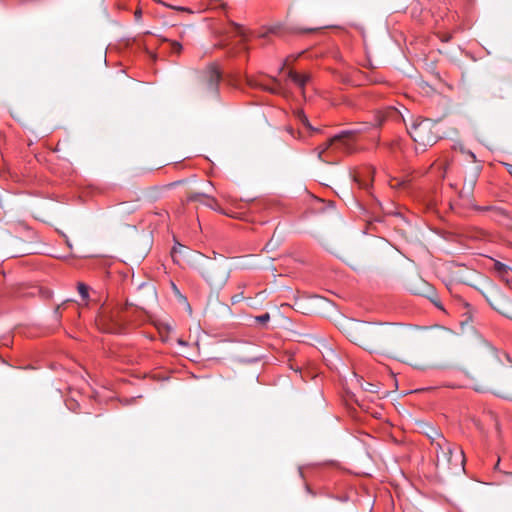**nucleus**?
Masks as SVG:
<instances>
[{"instance_id": "4468645a", "label": "nucleus", "mask_w": 512, "mask_h": 512, "mask_svg": "<svg viewBox=\"0 0 512 512\" xmlns=\"http://www.w3.org/2000/svg\"><path fill=\"white\" fill-rule=\"evenodd\" d=\"M329 149L332 150V142H331V139H329L326 143H324L323 145L319 146L317 148L318 150V158L323 160V154L325 152H327Z\"/></svg>"}, {"instance_id": "c85d7f7f", "label": "nucleus", "mask_w": 512, "mask_h": 512, "mask_svg": "<svg viewBox=\"0 0 512 512\" xmlns=\"http://www.w3.org/2000/svg\"><path fill=\"white\" fill-rule=\"evenodd\" d=\"M474 389H475L476 391H478V392H484V391H485V389H484L483 387H480V386H475V388H474Z\"/></svg>"}, {"instance_id": "4be33fe9", "label": "nucleus", "mask_w": 512, "mask_h": 512, "mask_svg": "<svg viewBox=\"0 0 512 512\" xmlns=\"http://www.w3.org/2000/svg\"><path fill=\"white\" fill-rule=\"evenodd\" d=\"M233 26L235 28L237 35L244 38L245 37L244 29L240 25L235 24V23L233 24Z\"/></svg>"}, {"instance_id": "9b49d317", "label": "nucleus", "mask_w": 512, "mask_h": 512, "mask_svg": "<svg viewBox=\"0 0 512 512\" xmlns=\"http://www.w3.org/2000/svg\"><path fill=\"white\" fill-rule=\"evenodd\" d=\"M273 83H274L273 86H269V85L263 83L262 81H259L256 79L249 80V85L252 87L259 88V89L268 91L273 94L280 93V85H279L278 81L276 79H273Z\"/></svg>"}, {"instance_id": "aec40b11", "label": "nucleus", "mask_w": 512, "mask_h": 512, "mask_svg": "<svg viewBox=\"0 0 512 512\" xmlns=\"http://www.w3.org/2000/svg\"><path fill=\"white\" fill-rule=\"evenodd\" d=\"M297 118L299 119V121L305 125L306 127H308L309 129H313L309 123V120L307 118V116L305 115V113L303 111H298L297 112Z\"/></svg>"}, {"instance_id": "a211bd4d", "label": "nucleus", "mask_w": 512, "mask_h": 512, "mask_svg": "<svg viewBox=\"0 0 512 512\" xmlns=\"http://www.w3.org/2000/svg\"><path fill=\"white\" fill-rule=\"evenodd\" d=\"M203 204L214 209V210H218L217 201L213 197L206 195L205 200L203 201Z\"/></svg>"}, {"instance_id": "20e7f679", "label": "nucleus", "mask_w": 512, "mask_h": 512, "mask_svg": "<svg viewBox=\"0 0 512 512\" xmlns=\"http://www.w3.org/2000/svg\"><path fill=\"white\" fill-rule=\"evenodd\" d=\"M448 450L436 449V466L439 470L460 472L464 470L465 455L463 450L456 444L448 441Z\"/></svg>"}, {"instance_id": "cd10ccee", "label": "nucleus", "mask_w": 512, "mask_h": 512, "mask_svg": "<svg viewBox=\"0 0 512 512\" xmlns=\"http://www.w3.org/2000/svg\"><path fill=\"white\" fill-rule=\"evenodd\" d=\"M506 283L512 291V279H506Z\"/></svg>"}, {"instance_id": "9d476101", "label": "nucleus", "mask_w": 512, "mask_h": 512, "mask_svg": "<svg viewBox=\"0 0 512 512\" xmlns=\"http://www.w3.org/2000/svg\"><path fill=\"white\" fill-rule=\"evenodd\" d=\"M427 436L431 440L432 446L435 448H444V450H448L447 442L448 440L444 437V435L434 428H430V432L427 433Z\"/></svg>"}, {"instance_id": "ddd939ff", "label": "nucleus", "mask_w": 512, "mask_h": 512, "mask_svg": "<svg viewBox=\"0 0 512 512\" xmlns=\"http://www.w3.org/2000/svg\"><path fill=\"white\" fill-rule=\"evenodd\" d=\"M494 269L499 274V276L506 282V279H510L507 274L511 270L506 264L496 261L494 263Z\"/></svg>"}, {"instance_id": "f8f14e48", "label": "nucleus", "mask_w": 512, "mask_h": 512, "mask_svg": "<svg viewBox=\"0 0 512 512\" xmlns=\"http://www.w3.org/2000/svg\"><path fill=\"white\" fill-rule=\"evenodd\" d=\"M288 77L301 89H303L306 83L310 80V76L308 74H299L293 70L288 72Z\"/></svg>"}, {"instance_id": "1a4fd4ad", "label": "nucleus", "mask_w": 512, "mask_h": 512, "mask_svg": "<svg viewBox=\"0 0 512 512\" xmlns=\"http://www.w3.org/2000/svg\"><path fill=\"white\" fill-rule=\"evenodd\" d=\"M221 78L222 74L216 65L208 66L202 78L203 89L208 94L216 95Z\"/></svg>"}, {"instance_id": "6e6552de", "label": "nucleus", "mask_w": 512, "mask_h": 512, "mask_svg": "<svg viewBox=\"0 0 512 512\" xmlns=\"http://www.w3.org/2000/svg\"><path fill=\"white\" fill-rule=\"evenodd\" d=\"M96 321L103 332L117 334L123 331L124 320L119 311L103 309Z\"/></svg>"}, {"instance_id": "dca6fc26", "label": "nucleus", "mask_w": 512, "mask_h": 512, "mask_svg": "<svg viewBox=\"0 0 512 512\" xmlns=\"http://www.w3.org/2000/svg\"><path fill=\"white\" fill-rule=\"evenodd\" d=\"M170 44V51L175 54H180L183 50V46L178 41H169Z\"/></svg>"}, {"instance_id": "a878e982", "label": "nucleus", "mask_w": 512, "mask_h": 512, "mask_svg": "<svg viewBox=\"0 0 512 512\" xmlns=\"http://www.w3.org/2000/svg\"><path fill=\"white\" fill-rule=\"evenodd\" d=\"M54 315L57 319L60 318V312H59V307H56L55 310H54Z\"/></svg>"}, {"instance_id": "f3484780", "label": "nucleus", "mask_w": 512, "mask_h": 512, "mask_svg": "<svg viewBox=\"0 0 512 512\" xmlns=\"http://www.w3.org/2000/svg\"><path fill=\"white\" fill-rule=\"evenodd\" d=\"M317 28H302V27H292L290 31L295 34H303V33H312L317 31Z\"/></svg>"}, {"instance_id": "6ab92c4d", "label": "nucleus", "mask_w": 512, "mask_h": 512, "mask_svg": "<svg viewBox=\"0 0 512 512\" xmlns=\"http://www.w3.org/2000/svg\"><path fill=\"white\" fill-rule=\"evenodd\" d=\"M205 197H206V194H204V193H192L188 196V201H190V202L199 201V202L203 203V201L205 200Z\"/></svg>"}, {"instance_id": "7ed1b4c3", "label": "nucleus", "mask_w": 512, "mask_h": 512, "mask_svg": "<svg viewBox=\"0 0 512 512\" xmlns=\"http://www.w3.org/2000/svg\"><path fill=\"white\" fill-rule=\"evenodd\" d=\"M403 118L402 115L395 107H386L383 110L377 111L375 114L374 122L364 123L363 126L355 130H344L334 137L330 138L332 142V151L339 152L342 154H351L354 152V144L351 142V137L357 133L367 131L370 127L379 128L385 120Z\"/></svg>"}, {"instance_id": "412c9836", "label": "nucleus", "mask_w": 512, "mask_h": 512, "mask_svg": "<svg viewBox=\"0 0 512 512\" xmlns=\"http://www.w3.org/2000/svg\"><path fill=\"white\" fill-rule=\"evenodd\" d=\"M255 320L260 324H266L270 320V314L264 313L262 315L256 316Z\"/></svg>"}, {"instance_id": "5701e85b", "label": "nucleus", "mask_w": 512, "mask_h": 512, "mask_svg": "<svg viewBox=\"0 0 512 512\" xmlns=\"http://www.w3.org/2000/svg\"><path fill=\"white\" fill-rule=\"evenodd\" d=\"M242 299H243V295H242V293H240V294H236V295L232 296V298H231V302H232V304H237V303H239Z\"/></svg>"}, {"instance_id": "393cba45", "label": "nucleus", "mask_w": 512, "mask_h": 512, "mask_svg": "<svg viewBox=\"0 0 512 512\" xmlns=\"http://www.w3.org/2000/svg\"><path fill=\"white\" fill-rule=\"evenodd\" d=\"M475 182H476V176H473V177L471 178V180H470V184H469L470 189H472V188H473V186L475 185Z\"/></svg>"}, {"instance_id": "f03ea898", "label": "nucleus", "mask_w": 512, "mask_h": 512, "mask_svg": "<svg viewBox=\"0 0 512 512\" xmlns=\"http://www.w3.org/2000/svg\"><path fill=\"white\" fill-rule=\"evenodd\" d=\"M171 256L174 263L178 265L187 264L197 271L212 288L221 289L230 277V268L226 259L222 256L209 258L178 242L173 246Z\"/></svg>"}, {"instance_id": "0eeeda50", "label": "nucleus", "mask_w": 512, "mask_h": 512, "mask_svg": "<svg viewBox=\"0 0 512 512\" xmlns=\"http://www.w3.org/2000/svg\"><path fill=\"white\" fill-rule=\"evenodd\" d=\"M481 293L492 309L512 319V301L498 286L490 284Z\"/></svg>"}, {"instance_id": "f257e3e1", "label": "nucleus", "mask_w": 512, "mask_h": 512, "mask_svg": "<svg viewBox=\"0 0 512 512\" xmlns=\"http://www.w3.org/2000/svg\"><path fill=\"white\" fill-rule=\"evenodd\" d=\"M349 340L370 353L389 354L410 340V331L389 323L351 321L345 328Z\"/></svg>"}, {"instance_id": "bb28decb", "label": "nucleus", "mask_w": 512, "mask_h": 512, "mask_svg": "<svg viewBox=\"0 0 512 512\" xmlns=\"http://www.w3.org/2000/svg\"><path fill=\"white\" fill-rule=\"evenodd\" d=\"M369 388H366V390L370 391V392H375L376 390L374 389L375 385L369 383Z\"/></svg>"}, {"instance_id": "b1692460", "label": "nucleus", "mask_w": 512, "mask_h": 512, "mask_svg": "<svg viewBox=\"0 0 512 512\" xmlns=\"http://www.w3.org/2000/svg\"><path fill=\"white\" fill-rule=\"evenodd\" d=\"M475 209L478 210V211H489V210L492 209V207H490V206H476Z\"/></svg>"}, {"instance_id": "423d86ee", "label": "nucleus", "mask_w": 512, "mask_h": 512, "mask_svg": "<svg viewBox=\"0 0 512 512\" xmlns=\"http://www.w3.org/2000/svg\"><path fill=\"white\" fill-rule=\"evenodd\" d=\"M481 293L492 309L512 319V301L498 286L490 284Z\"/></svg>"}, {"instance_id": "2eb2a0df", "label": "nucleus", "mask_w": 512, "mask_h": 512, "mask_svg": "<svg viewBox=\"0 0 512 512\" xmlns=\"http://www.w3.org/2000/svg\"><path fill=\"white\" fill-rule=\"evenodd\" d=\"M78 292L83 299H87L89 297V287L84 283H78Z\"/></svg>"}, {"instance_id": "39448f33", "label": "nucleus", "mask_w": 512, "mask_h": 512, "mask_svg": "<svg viewBox=\"0 0 512 512\" xmlns=\"http://www.w3.org/2000/svg\"><path fill=\"white\" fill-rule=\"evenodd\" d=\"M434 127L435 124L430 119L419 117L407 126V131L415 143L425 148L436 143L438 139Z\"/></svg>"}]
</instances>
